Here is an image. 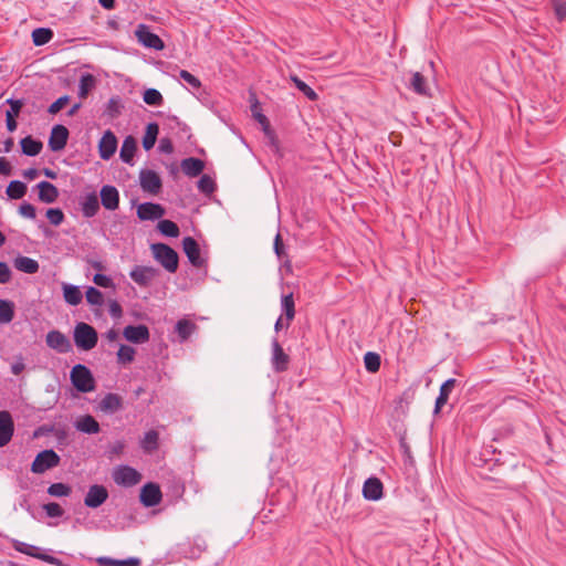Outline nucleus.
Listing matches in <instances>:
<instances>
[{
	"label": "nucleus",
	"mask_w": 566,
	"mask_h": 566,
	"mask_svg": "<svg viewBox=\"0 0 566 566\" xmlns=\"http://www.w3.org/2000/svg\"><path fill=\"white\" fill-rule=\"evenodd\" d=\"M46 345L59 353H67L72 348L69 338L60 331H51L46 334Z\"/></svg>",
	"instance_id": "obj_16"
},
{
	"label": "nucleus",
	"mask_w": 566,
	"mask_h": 566,
	"mask_svg": "<svg viewBox=\"0 0 566 566\" xmlns=\"http://www.w3.org/2000/svg\"><path fill=\"white\" fill-rule=\"evenodd\" d=\"M60 464V457L53 450H44L35 457L31 465L33 473H43L49 469L55 468Z\"/></svg>",
	"instance_id": "obj_5"
},
{
	"label": "nucleus",
	"mask_w": 566,
	"mask_h": 566,
	"mask_svg": "<svg viewBox=\"0 0 566 566\" xmlns=\"http://www.w3.org/2000/svg\"><path fill=\"white\" fill-rule=\"evenodd\" d=\"M62 290L67 304L76 306L82 302L83 295L78 286L63 283Z\"/></svg>",
	"instance_id": "obj_29"
},
{
	"label": "nucleus",
	"mask_w": 566,
	"mask_h": 566,
	"mask_svg": "<svg viewBox=\"0 0 566 566\" xmlns=\"http://www.w3.org/2000/svg\"><path fill=\"white\" fill-rule=\"evenodd\" d=\"M197 326L195 322L188 318L179 319L176 324V332L178 333L181 340L188 339V337L196 331Z\"/></svg>",
	"instance_id": "obj_34"
},
{
	"label": "nucleus",
	"mask_w": 566,
	"mask_h": 566,
	"mask_svg": "<svg viewBox=\"0 0 566 566\" xmlns=\"http://www.w3.org/2000/svg\"><path fill=\"white\" fill-rule=\"evenodd\" d=\"M159 128L156 123H150L147 125L146 133L143 137V147L146 150H149L154 147L157 135H158Z\"/></svg>",
	"instance_id": "obj_36"
},
{
	"label": "nucleus",
	"mask_w": 566,
	"mask_h": 566,
	"mask_svg": "<svg viewBox=\"0 0 566 566\" xmlns=\"http://www.w3.org/2000/svg\"><path fill=\"white\" fill-rule=\"evenodd\" d=\"M158 441H159L158 432L156 430H149L148 432L145 433V436L140 442V446L145 452L151 453L158 449V446H159Z\"/></svg>",
	"instance_id": "obj_32"
},
{
	"label": "nucleus",
	"mask_w": 566,
	"mask_h": 566,
	"mask_svg": "<svg viewBox=\"0 0 566 566\" xmlns=\"http://www.w3.org/2000/svg\"><path fill=\"white\" fill-rule=\"evenodd\" d=\"M553 9L559 21L566 19V0H552Z\"/></svg>",
	"instance_id": "obj_55"
},
{
	"label": "nucleus",
	"mask_w": 566,
	"mask_h": 566,
	"mask_svg": "<svg viewBox=\"0 0 566 566\" xmlns=\"http://www.w3.org/2000/svg\"><path fill=\"white\" fill-rule=\"evenodd\" d=\"M102 205L107 210H116L119 205L118 190L113 186H104L101 189Z\"/></svg>",
	"instance_id": "obj_20"
},
{
	"label": "nucleus",
	"mask_w": 566,
	"mask_h": 566,
	"mask_svg": "<svg viewBox=\"0 0 566 566\" xmlns=\"http://www.w3.org/2000/svg\"><path fill=\"white\" fill-rule=\"evenodd\" d=\"M14 306L12 302L0 300V323H9L13 319Z\"/></svg>",
	"instance_id": "obj_42"
},
{
	"label": "nucleus",
	"mask_w": 566,
	"mask_h": 566,
	"mask_svg": "<svg viewBox=\"0 0 566 566\" xmlns=\"http://www.w3.org/2000/svg\"><path fill=\"white\" fill-rule=\"evenodd\" d=\"M43 509L50 517H60L64 514L62 506L55 502L44 504Z\"/></svg>",
	"instance_id": "obj_56"
},
{
	"label": "nucleus",
	"mask_w": 566,
	"mask_h": 566,
	"mask_svg": "<svg viewBox=\"0 0 566 566\" xmlns=\"http://www.w3.org/2000/svg\"><path fill=\"white\" fill-rule=\"evenodd\" d=\"M11 165L10 163L4 158H0V174L4 176H9L11 174Z\"/></svg>",
	"instance_id": "obj_63"
},
{
	"label": "nucleus",
	"mask_w": 566,
	"mask_h": 566,
	"mask_svg": "<svg viewBox=\"0 0 566 566\" xmlns=\"http://www.w3.org/2000/svg\"><path fill=\"white\" fill-rule=\"evenodd\" d=\"M135 34L137 40L146 48L163 50L165 46L164 41L145 24L138 25Z\"/></svg>",
	"instance_id": "obj_8"
},
{
	"label": "nucleus",
	"mask_w": 566,
	"mask_h": 566,
	"mask_svg": "<svg viewBox=\"0 0 566 566\" xmlns=\"http://www.w3.org/2000/svg\"><path fill=\"white\" fill-rule=\"evenodd\" d=\"M165 214V209L153 202H145L137 207V216L140 220H156Z\"/></svg>",
	"instance_id": "obj_18"
},
{
	"label": "nucleus",
	"mask_w": 566,
	"mask_h": 566,
	"mask_svg": "<svg viewBox=\"0 0 566 566\" xmlns=\"http://www.w3.org/2000/svg\"><path fill=\"white\" fill-rule=\"evenodd\" d=\"M198 188L201 192L211 195L216 190V182L210 176L202 175L198 181Z\"/></svg>",
	"instance_id": "obj_49"
},
{
	"label": "nucleus",
	"mask_w": 566,
	"mask_h": 566,
	"mask_svg": "<svg viewBox=\"0 0 566 566\" xmlns=\"http://www.w3.org/2000/svg\"><path fill=\"white\" fill-rule=\"evenodd\" d=\"M38 189H39V199L42 202L52 203V202L56 201V199L59 197V190L53 184H51L49 181H41L38 185Z\"/></svg>",
	"instance_id": "obj_24"
},
{
	"label": "nucleus",
	"mask_w": 566,
	"mask_h": 566,
	"mask_svg": "<svg viewBox=\"0 0 566 566\" xmlns=\"http://www.w3.org/2000/svg\"><path fill=\"white\" fill-rule=\"evenodd\" d=\"M48 493L52 496H67L71 493V488L64 483H53L49 486Z\"/></svg>",
	"instance_id": "obj_50"
},
{
	"label": "nucleus",
	"mask_w": 566,
	"mask_h": 566,
	"mask_svg": "<svg viewBox=\"0 0 566 566\" xmlns=\"http://www.w3.org/2000/svg\"><path fill=\"white\" fill-rule=\"evenodd\" d=\"M384 485L378 478H369L363 486V495L370 501H377L382 497Z\"/></svg>",
	"instance_id": "obj_19"
},
{
	"label": "nucleus",
	"mask_w": 566,
	"mask_h": 566,
	"mask_svg": "<svg viewBox=\"0 0 566 566\" xmlns=\"http://www.w3.org/2000/svg\"><path fill=\"white\" fill-rule=\"evenodd\" d=\"M8 104L10 105V109L6 113V123L8 130L12 133L17 129L18 124L15 118L20 114L23 103L20 99H8Z\"/></svg>",
	"instance_id": "obj_22"
},
{
	"label": "nucleus",
	"mask_w": 566,
	"mask_h": 566,
	"mask_svg": "<svg viewBox=\"0 0 566 566\" xmlns=\"http://www.w3.org/2000/svg\"><path fill=\"white\" fill-rule=\"evenodd\" d=\"M136 350L128 345H120L117 352V361L120 365H128L134 361Z\"/></svg>",
	"instance_id": "obj_40"
},
{
	"label": "nucleus",
	"mask_w": 566,
	"mask_h": 566,
	"mask_svg": "<svg viewBox=\"0 0 566 566\" xmlns=\"http://www.w3.org/2000/svg\"><path fill=\"white\" fill-rule=\"evenodd\" d=\"M53 38V31L46 28H39L32 32V40L35 45H44Z\"/></svg>",
	"instance_id": "obj_41"
},
{
	"label": "nucleus",
	"mask_w": 566,
	"mask_h": 566,
	"mask_svg": "<svg viewBox=\"0 0 566 566\" xmlns=\"http://www.w3.org/2000/svg\"><path fill=\"white\" fill-rule=\"evenodd\" d=\"M203 168V161L198 158L190 157L181 161V169L188 177L199 176L202 172Z\"/></svg>",
	"instance_id": "obj_26"
},
{
	"label": "nucleus",
	"mask_w": 566,
	"mask_h": 566,
	"mask_svg": "<svg viewBox=\"0 0 566 566\" xmlns=\"http://www.w3.org/2000/svg\"><path fill=\"white\" fill-rule=\"evenodd\" d=\"M411 88L419 95H428V85L426 77L420 72H415L410 82Z\"/></svg>",
	"instance_id": "obj_38"
},
{
	"label": "nucleus",
	"mask_w": 566,
	"mask_h": 566,
	"mask_svg": "<svg viewBox=\"0 0 566 566\" xmlns=\"http://www.w3.org/2000/svg\"><path fill=\"white\" fill-rule=\"evenodd\" d=\"M21 148L23 154L28 156H36L42 150V143L40 140L33 139L31 136L24 137L21 139Z\"/></svg>",
	"instance_id": "obj_33"
},
{
	"label": "nucleus",
	"mask_w": 566,
	"mask_h": 566,
	"mask_svg": "<svg viewBox=\"0 0 566 566\" xmlns=\"http://www.w3.org/2000/svg\"><path fill=\"white\" fill-rule=\"evenodd\" d=\"M108 311H109V314L114 318H119L123 315V308H122L120 304L117 301H111L109 302Z\"/></svg>",
	"instance_id": "obj_62"
},
{
	"label": "nucleus",
	"mask_w": 566,
	"mask_h": 566,
	"mask_svg": "<svg viewBox=\"0 0 566 566\" xmlns=\"http://www.w3.org/2000/svg\"><path fill=\"white\" fill-rule=\"evenodd\" d=\"M99 563L102 565H113V566H138L139 560L137 558H128L123 560H112L107 558H101Z\"/></svg>",
	"instance_id": "obj_52"
},
{
	"label": "nucleus",
	"mask_w": 566,
	"mask_h": 566,
	"mask_svg": "<svg viewBox=\"0 0 566 566\" xmlns=\"http://www.w3.org/2000/svg\"><path fill=\"white\" fill-rule=\"evenodd\" d=\"M137 149L136 140L133 136H127L120 148V159L124 163L130 164L134 159L135 153Z\"/></svg>",
	"instance_id": "obj_30"
},
{
	"label": "nucleus",
	"mask_w": 566,
	"mask_h": 566,
	"mask_svg": "<svg viewBox=\"0 0 566 566\" xmlns=\"http://www.w3.org/2000/svg\"><path fill=\"white\" fill-rule=\"evenodd\" d=\"M46 218L53 226H60L64 221V213L59 208H50L46 210Z\"/></svg>",
	"instance_id": "obj_51"
},
{
	"label": "nucleus",
	"mask_w": 566,
	"mask_h": 566,
	"mask_svg": "<svg viewBox=\"0 0 566 566\" xmlns=\"http://www.w3.org/2000/svg\"><path fill=\"white\" fill-rule=\"evenodd\" d=\"M108 499V491L104 485L101 484H94L91 485L85 497H84V504L87 507L96 509L104 504L106 500Z\"/></svg>",
	"instance_id": "obj_10"
},
{
	"label": "nucleus",
	"mask_w": 566,
	"mask_h": 566,
	"mask_svg": "<svg viewBox=\"0 0 566 566\" xmlns=\"http://www.w3.org/2000/svg\"><path fill=\"white\" fill-rule=\"evenodd\" d=\"M93 282L97 286H101V287H104V289H115V284L113 282V280L109 276L101 274V273H96L93 276Z\"/></svg>",
	"instance_id": "obj_54"
},
{
	"label": "nucleus",
	"mask_w": 566,
	"mask_h": 566,
	"mask_svg": "<svg viewBox=\"0 0 566 566\" xmlns=\"http://www.w3.org/2000/svg\"><path fill=\"white\" fill-rule=\"evenodd\" d=\"M12 547L17 552L22 553L24 555L41 559L53 565H61V562L56 557L43 553L42 549L38 546L27 544L18 539H13Z\"/></svg>",
	"instance_id": "obj_6"
},
{
	"label": "nucleus",
	"mask_w": 566,
	"mask_h": 566,
	"mask_svg": "<svg viewBox=\"0 0 566 566\" xmlns=\"http://www.w3.org/2000/svg\"><path fill=\"white\" fill-rule=\"evenodd\" d=\"M289 356L284 353L283 348L277 342L273 344V366L276 371H284L287 369Z\"/></svg>",
	"instance_id": "obj_27"
},
{
	"label": "nucleus",
	"mask_w": 566,
	"mask_h": 566,
	"mask_svg": "<svg viewBox=\"0 0 566 566\" xmlns=\"http://www.w3.org/2000/svg\"><path fill=\"white\" fill-rule=\"evenodd\" d=\"M282 307L285 313V326H289L295 315L294 297L292 293L282 297Z\"/></svg>",
	"instance_id": "obj_39"
},
{
	"label": "nucleus",
	"mask_w": 566,
	"mask_h": 566,
	"mask_svg": "<svg viewBox=\"0 0 566 566\" xmlns=\"http://www.w3.org/2000/svg\"><path fill=\"white\" fill-rule=\"evenodd\" d=\"M159 231L167 237L176 238L179 235L178 226L171 220H161L158 222Z\"/></svg>",
	"instance_id": "obj_43"
},
{
	"label": "nucleus",
	"mask_w": 566,
	"mask_h": 566,
	"mask_svg": "<svg viewBox=\"0 0 566 566\" xmlns=\"http://www.w3.org/2000/svg\"><path fill=\"white\" fill-rule=\"evenodd\" d=\"M365 367L369 373H377L380 369V356L377 353L368 352L364 356Z\"/></svg>",
	"instance_id": "obj_44"
},
{
	"label": "nucleus",
	"mask_w": 566,
	"mask_h": 566,
	"mask_svg": "<svg viewBox=\"0 0 566 566\" xmlns=\"http://www.w3.org/2000/svg\"><path fill=\"white\" fill-rule=\"evenodd\" d=\"M95 85L96 78L94 77V75L90 73L82 75L80 81L78 96L82 99H85L88 96L90 92L95 87Z\"/></svg>",
	"instance_id": "obj_35"
},
{
	"label": "nucleus",
	"mask_w": 566,
	"mask_h": 566,
	"mask_svg": "<svg viewBox=\"0 0 566 566\" xmlns=\"http://www.w3.org/2000/svg\"><path fill=\"white\" fill-rule=\"evenodd\" d=\"M455 386V379L451 378L444 381L440 387L439 396L436 400L434 413H439L442 407L448 402L449 396Z\"/></svg>",
	"instance_id": "obj_25"
},
{
	"label": "nucleus",
	"mask_w": 566,
	"mask_h": 566,
	"mask_svg": "<svg viewBox=\"0 0 566 566\" xmlns=\"http://www.w3.org/2000/svg\"><path fill=\"white\" fill-rule=\"evenodd\" d=\"M106 113L111 117H116L120 113V104L117 99L112 98L106 106Z\"/></svg>",
	"instance_id": "obj_60"
},
{
	"label": "nucleus",
	"mask_w": 566,
	"mask_h": 566,
	"mask_svg": "<svg viewBox=\"0 0 566 566\" xmlns=\"http://www.w3.org/2000/svg\"><path fill=\"white\" fill-rule=\"evenodd\" d=\"M98 336L94 327L86 323H78L74 328L75 345L83 350H91L97 344Z\"/></svg>",
	"instance_id": "obj_3"
},
{
	"label": "nucleus",
	"mask_w": 566,
	"mask_h": 566,
	"mask_svg": "<svg viewBox=\"0 0 566 566\" xmlns=\"http://www.w3.org/2000/svg\"><path fill=\"white\" fill-rule=\"evenodd\" d=\"M27 190L28 188L25 184L22 181L13 180L7 187V196L10 199L18 200L25 196Z\"/></svg>",
	"instance_id": "obj_37"
},
{
	"label": "nucleus",
	"mask_w": 566,
	"mask_h": 566,
	"mask_svg": "<svg viewBox=\"0 0 566 566\" xmlns=\"http://www.w3.org/2000/svg\"><path fill=\"white\" fill-rule=\"evenodd\" d=\"M82 212L86 218L94 217L99 210L98 198L95 192L90 193L83 198L81 203Z\"/></svg>",
	"instance_id": "obj_28"
},
{
	"label": "nucleus",
	"mask_w": 566,
	"mask_h": 566,
	"mask_svg": "<svg viewBox=\"0 0 566 566\" xmlns=\"http://www.w3.org/2000/svg\"><path fill=\"white\" fill-rule=\"evenodd\" d=\"M117 149V138L113 132L106 130L98 143L99 156L108 160Z\"/></svg>",
	"instance_id": "obj_15"
},
{
	"label": "nucleus",
	"mask_w": 566,
	"mask_h": 566,
	"mask_svg": "<svg viewBox=\"0 0 566 566\" xmlns=\"http://www.w3.org/2000/svg\"><path fill=\"white\" fill-rule=\"evenodd\" d=\"M274 248H275L276 254L279 256L282 255L284 245H283V241H282V238H281L280 234H277L276 238H275Z\"/></svg>",
	"instance_id": "obj_64"
},
{
	"label": "nucleus",
	"mask_w": 566,
	"mask_h": 566,
	"mask_svg": "<svg viewBox=\"0 0 566 566\" xmlns=\"http://www.w3.org/2000/svg\"><path fill=\"white\" fill-rule=\"evenodd\" d=\"M292 82L295 84V86L310 99V101H317L318 95L315 93V91L310 87L305 82L300 80L297 76H291Z\"/></svg>",
	"instance_id": "obj_46"
},
{
	"label": "nucleus",
	"mask_w": 566,
	"mask_h": 566,
	"mask_svg": "<svg viewBox=\"0 0 566 566\" xmlns=\"http://www.w3.org/2000/svg\"><path fill=\"white\" fill-rule=\"evenodd\" d=\"M11 279V271L7 263L0 262V283H8Z\"/></svg>",
	"instance_id": "obj_61"
},
{
	"label": "nucleus",
	"mask_w": 566,
	"mask_h": 566,
	"mask_svg": "<svg viewBox=\"0 0 566 566\" xmlns=\"http://www.w3.org/2000/svg\"><path fill=\"white\" fill-rule=\"evenodd\" d=\"M124 337L134 344H144L149 340L150 334L146 325H128L123 331Z\"/></svg>",
	"instance_id": "obj_13"
},
{
	"label": "nucleus",
	"mask_w": 566,
	"mask_h": 566,
	"mask_svg": "<svg viewBox=\"0 0 566 566\" xmlns=\"http://www.w3.org/2000/svg\"><path fill=\"white\" fill-rule=\"evenodd\" d=\"M182 249L193 266L201 268L205 265V260L201 258L199 244L192 237L184 238Z\"/></svg>",
	"instance_id": "obj_12"
},
{
	"label": "nucleus",
	"mask_w": 566,
	"mask_h": 566,
	"mask_svg": "<svg viewBox=\"0 0 566 566\" xmlns=\"http://www.w3.org/2000/svg\"><path fill=\"white\" fill-rule=\"evenodd\" d=\"M125 447L124 441H116L112 443L108 448V458L114 459L120 457L124 453Z\"/></svg>",
	"instance_id": "obj_57"
},
{
	"label": "nucleus",
	"mask_w": 566,
	"mask_h": 566,
	"mask_svg": "<svg viewBox=\"0 0 566 566\" xmlns=\"http://www.w3.org/2000/svg\"><path fill=\"white\" fill-rule=\"evenodd\" d=\"M144 102L151 106H160L164 103V97L159 91L155 88H147L143 95Z\"/></svg>",
	"instance_id": "obj_45"
},
{
	"label": "nucleus",
	"mask_w": 566,
	"mask_h": 566,
	"mask_svg": "<svg viewBox=\"0 0 566 566\" xmlns=\"http://www.w3.org/2000/svg\"><path fill=\"white\" fill-rule=\"evenodd\" d=\"M14 432V423L9 411H0V447L7 446Z\"/></svg>",
	"instance_id": "obj_14"
},
{
	"label": "nucleus",
	"mask_w": 566,
	"mask_h": 566,
	"mask_svg": "<svg viewBox=\"0 0 566 566\" xmlns=\"http://www.w3.org/2000/svg\"><path fill=\"white\" fill-rule=\"evenodd\" d=\"M158 274V270L153 266L137 265L130 271L132 280L139 286H148Z\"/></svg>",
	"instance_id": "obj_11"
},
{
	"label": "nucleus",
	"mask_w": 566,
	"mask_h": 566,
	"mask_svg": "<svg viewBox=\"0 0 566 566\" xmlns=\"http://www.w3.org/2000/svg\"><path fill=\"white\" fill-rule=\"evenodd\" d=\"M181 80H184L187 84H189L192 88L199 90L201 87V82L195 75L186 70H181L179 73Z\"/></svg>",
	"instance_id": "obj_53"
},
{
	"label": "nucleus",
	"mask_w": 566,
	"mask_h": 566,
	"mask_svg": "<svg viewBox=\"0 0 566 566\" xmlns=\"http://www.w3.org/2000/svg\"><path fill=\"white\" fill-rule=\"evenodd\" d=\"M154 258L170 273L178 269L179 258L177 252L165 243H155L151 245Z\"/></svg>",
	"instance_id": "obj_1"
},
{
	"label": "nucleus",
	"mask_w": 566,
	"mask_h": 566,
	"mask_svg": "<svg viewBox=\"0 0 566 566\" xmlns=\"http://www.w3.org/2000/svg\"><path fill=\"white\" fill-rule=\"evenodd\" d=\"M140 187L142 189L153 196H156L161 190V179L154 170H143L140 172Z\"/></svg>",
	"instance_id": "obj_9"
},
{
	"label": "nucleus",
	"mask_w": 566,
	"mask_h": 566,
	"mask_svg": "<svg viewBox=\"0 0 566 566\" xmlns=\"http://www.w3.org/2000/svg\"><path fill=\"white\" fill-rule=\"evenodd\" d=\"M74 427L77 431L95 434L101 431L99 423L97 420L91 415H84L76 419Z\"/></svg>",
	"instance_id": "obj_21"
},
{
	"label": "nucleus",
	"mask_w": 566,
	"mask_h": 566,
	"mask_svg": "<svg viewBox=\"0 0 566 566\" xmlns=\"http://www.w3.org/2000/svg\"><path fill=\"white\" fill-rule=\"evenodd\" d=\"M140 502L146 507L158 505L163 500V493L158 484L149 482L146 483L139 494Z\"/></svg>",
	"instance_id": "obj_7"
},
{
	"label": "nucleus",
	"mask_w": 566,
	"mask_h": 566,
	"mask_svg": "<svg viewBox=\"0 0 566 566\" xmlns=\"http://www.w3.org/2000/svg\"><path fill=\"white\" fill-rule=\"evenodd\" d=\"M85 297L91 305H102L104 303V296L99 290L90 286L85 292Z\"/></svg>",
	"instance_id": "obj_48"
},
{
	"label": "nucleus",
	"mask_w": 566,
	"mask_h": 566,
	"mask_svg": "<svg viewBox=\"0 0 566 566\" xmlns=\"http://www.w3.org/2000/svg\"><path fill=\"white\" fill-rule=\"evenodd\" d=\"M123 407V398L117 394H107L99 401V409L105 413H113Z\"/></svg>",
	"instance_id": "obj_23"
},
{
	"label": "nucleus",
	"mask_w": 566,
	"mask_h": 566,
	"mask_svg": "<svg viewBox=\"0 0 566 566\" xmlns=\"http://www.w3.org/2000/svg\"><path fill=\"white\" fill-rule=\"evenodd\" d=\"M112 476L117 485L125 488L137 485L143 479L142 474L129 465H119L115 468Z\"/></svg>",
	"instance_id": "obj_4"
},
{
	"label": "nucleus",
	"mask_w": 566,
	"mask_h": 566,
	"mask_svg": "<svg viewBox=\"0 0 566 566\" xmlns=\"http://www.w3.org/2000/svg\"><path fill=\"white\" fill-rule=\"evenodd\" d=\"M14 266L17 270L21 271V272H24V273H28V274H33V273H36L38 270H39V263L38 261L31 259V258H28V256H19L14 260Z\"/></svg>",
	"instance_id": "obj_31"
},
{
	"label": "nucleus",
	"mask_w": 566,
	"mask_h": 566,
	"mask_svg": "<svg viewBox=\"0 0 566 566\" xmlns=\"http://www.w3.org/2000/svg\"><path fill=\"white\" fill-rule=\"evenodd\" d=\"M71 382L80 392H91L95 389V379L91 370L81 364L75 365L71 370Z\"/></svg>",
	"instance_id": "obj_2"
},
{
	"label": "nucleus",
	"mask_w": 566,
	"mask_h": 566,
	"mask_svg": "<svg viewBox=\"0 0 566 566\" xmlns=\"http://www.w3.org/2000/svg\"><path fill=\"white\" fill-rule=\"evenodd\" d=\"M250 103H251V112L253 118L260 124L265 122L268 117L262 113L261 104L256 97L255 93L250 94Z\"/></svg>",
	"instance_id": "obj_47"
},
{
	"label": "nucleus",
	"mask_w": 566,
	"mask_h": 566,
	"mask_svg": "<svg viewBox=\"0 0 566 566\" xmlns=\"http://www.w3.org/2000/svg\"><path fill=\"white\" fill-rule=\"evenodd\" d=\"M70 102V98L69 96H62L60 98H57L54 103H52L49 107V113L50 114H56L59 113L61 109H63Z\"/></svg>",
	"instance_id": "obj_58"
},
{
	"label": "nucleus",
	"mask_w": 566,
	"mask_h": 566,
	"mask_svg": "<svg viewBox=\"0 0 566 566\" xmlns=\"http://www.w3.org/2000/svg\"><path fill=\"white\" fill-rule=\"evenodd\" d=\"M19 212L21 213V216L29 218V219H34L36 217V211H35L34 206L29 202L21 203L19 207Z\"/></svg>",
	"instance_id": "obj_59"
},
{
	"label": "nucleus",
	"mask_w": 566,
	"mask_h": 566,
	"mask_svg": "<svg viewBox=\"0 0 566 566\" xmlns=\"http://www.w3.org/2000/svg\"><path fill=\"white\" fill-rule=\"evenodd\" d=\"M69 138V130L63 125H56L52 128L50 139H49V146L53 151L62 150Z\"/></svg>",
	"instance_id": "obj_17"
}]
</instances>
